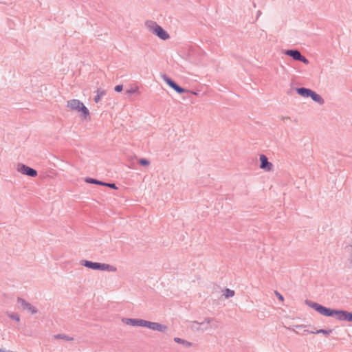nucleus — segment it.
<instances>
[{
	"mask_svg": "<svg viewBox=\"0 0 352 352\" xmlns=\"http://www.w3.org/2000/svg\"><path fill=\"white\" fill-rule=\"evenodd\" d=\"M123 89V86L122 85H116L114 88L115 91L121 92Z\"/></svg>",
	"mask_w": 352,
	"mask_h": 352,
	"instance_id": "nucleus-28",
	"label": "nucleus"
},
{
	"mask_svg": "<svg viewBox=\"0 0 352 352\" xmlns=\"http://www.w3.org/2000/svg\"><path fill=\"white\" fill-rule=\"evenodd\" d=\"M149 31L157 36L160 39L166 41L170 38L169 34L156 22L149 21L146 22Z\"/></svg>",
	"mask_w": 352,
	"mask_h": 352,
	"instance_id": "nucleus-3",
	"label": "nucleus"
},
{
	"mask_svg": "<svg viewBox=\"0 0 352 352\" xmlns=\"http://www.w3.org/2000/svg\"><path fill=\"white\" fill-rule=\"evenodd\" d=\"M302 327V326H300V325H297V326H296V328H300V327Z\"/></svg>",
	"mask_w": 352,
	"mask_h": 352,
	"instance_id": "nucleus-34",
	"label": "nucleus"
},
{
	"mask_svg": "<svg viewBox=\"0 0 352 352\" xmlns=\"http://www.w3.org/2000/svg\"><path fill=\"white\" fill-rule=\"evenodd\" d=\"M105 94L106 91L104 89H98L97 95L94 98L95 102L98 103L100 100L101 97L104 96Z\"/></svg>",
	"mask_w": 352,
	"mask_h": 352,
	"instance_id": "nucleus-19",
	"label": "nucleus"
},
{
	"mask_svg": "<svg viewBox=\"0 0 352 352\" xmlns=\"http://www.w3.org/2000/svg\"><path fill=\"white\" fill-rule=\"evenodd\" d=\"M123 321L128 325L133 327H140L142 319L140 318H124Z\"/></svg>",
	"mask_w": 352,
	"mask_h": 352,
	"instance_id": "nucleus-15",
	"label": "nucleus"
},
{
	"mask_svg": "<svg viewBox=\"0 0 352 352\" xmlns=\"http://www.w3.org/2000/svg\"><path fill=\"white\" fill-rule=\"evenodd\" d=\"M219 326V322L214 319V321L212 322V327L214 328H218Z\"/></svg>",
	"mask_w": 352,
	"mask_h": 352,
	"instance_id": "nucleus-31",
	"label": "nucleus"
},
{
	"mask_svg": "<svg viewBox=\"0 0 352 352\" xmlns=\"http://www.w3.org/2000/svg\"><path fill=\"white\" fill-rule=\"evenodd\" d=\"M67 107L71 110H76L78 112H81L85 118L89 116V109L79 100L72 99L68 100L67 102Z\"/></svg>",
	"mask_w": 352,
	"mask_h": 352,
	"instance_id": "nucleus-4",
	"label": "nucleus"
},
{
	"mask_svg": "<svg viewBox=\"0 0 352 352\" xmlns=\"http://www.w3.org/2000/svg\"><path fill=\"white\" fill-rule=\"evenodd\" d=\"M261 11L258 12V14H261Z\"/></svg>",
	"mask_w": 352,
	"mask_h": 352,
	"instance_id": "nucleus-36",
	"label": "nucleus"
},
{
	"mask_svg": "<svg viewBox=\"0 0 352 352\" xmlns=\"http://www.w3.org/2000/svg\"><path fill=\"white\" fill-rule=\"evenodd\" d=\"M138 163L143 166H146L150 164L149 160L146 158H141L139 160Z\"/></svg>",
	"mask_w": 352,
	"mask_h": 352,
	"instance_id": "nucleus-24",
	"label": "nucleus"
},
{
	"mask_svg": "<svg viewBox=\"0 0 352 352\" xmlns=\"http://www.w3.org/2000/svg\"><path fill=\"white\" fill-rule=\"evenodd\" d=\"M204 322L199 323V322H198L197 321H193V322H192V328H195V329H199L198 326L199 324H204Z\"/></svg>",
	"mask_w": 352,
	"mask_h": 352,
	"instance_id": "nucleus-27",
	"label": "nucleus"
},
{
	"mask_svg": "<svg viewBox=\"0 0 352 352\" xmlns=\"http://www.w3.org/2000/svg\"><path fill=\"white\" fill-rule=\"evenodd\" d=\"M17 302L21 304L23 309L28 310L32 314H36L38 312V309L35 307L32 306L30 302H27L23 298L19 297L17 298Z\"/></svg>",
	"mask_w": 352,
	"mask_h": 352,
	"instance_id": "nucleus-8",
	"label": "nucleus"
},
{
	"mask_svg": "<svg viewBox=\"0 0 352 352\" xmlns=\"http://www.w3.org/2000/svg\"><path fill=\"white\" fill-rule=\"evenodd\" d=\"M346 248L348 249V251L350 252V261L352 263V244L349 246H347Z\"/></svg>",
	"mask_w": 352,
	"mask_h": 352,
	"instance_id": "nucleus-29",
	"label": "nucleus"
},
{
	"mask_svg": "<svg viewBox=\"0 0 352 352\" xmlns=\"http://www.w3.org/2000/svg\"><path fill=\"white\" fill-rule=\"evenodd\" d=\"M17 170L19 173L31 177H35L38 175L36 170L23 164H18Z\"/></svg>",
	"mask_w": 352,
	"mask_h": 352,
	"instance_id": "nucleus-6",
	"label": "nucleus"
},
{
	"mask_svg": "<svg viewBox=\"0 0 352 352\" xmlns=\"http://www.w3.org/2000/svg\"><path fill=\"white\" fill-rule=\"evenodd\" d=\"M81 264L83 266L94 270H101L113 272L117 271V268L116 267L107 263L92 262L90 261L85 260L81 261Z\"/></svg>",
	"mask_w": 352,
	"mask_h": 352,
	"instance_id": "nucleus-2",
	"label": "nucleus"
},
{
	"mask_svg": "<svg viewBox=\"0 0 352 352\" xmlns=\"http://www.w3.org/2000/svg\"><path fill=\"white\" fill-rule=\"evenodd\" d=\"M53 338L56 340H59V339H62V340H65L66 341H72L74 340V338L73 337H70L66 334H64V333H58V334H56V335H54L53 336Z\"/></svg>",
	"mask_w": 352,
	"mask_h": 352,
	"instance_id": "nucleus-17",
	"label": "nucleus"
},
{
	"mask_svg": "<svg viewBox=\"0 0 352 352\" xmlns=\"http://www.w3.org/2000/svg\"><path fill=\"white\" fill-rule=\"evenodd\" d=\"M174 341L177 343L182 344L186 347H190L192 345L191 342L179 338H175Z\"/></svg>",
	"mask_w": 352,
	"mask_h": 352,
	"instance_id": "nucleus-20",
	"label": "nucleus"
},
{
	"mask_svg": "<svg viewBox=\"0 0 352 352\" xmlns=\"http://www.w3.org/2000/svg\"><path fill=\"white\" fill-rule=\"evenodd\" d=\"M161 77L164 80V81L166 82V83L173 89H174L177 93L182 94L188 91L186 89L177 85L172 78L168 77L167 75L162 74Z\"/></svg>",
	"mask_w": 352,
	"mask_h": 352,
	"instance_id": "nucleus-5",
	"label": "nucleus"
},
{
	"mask_svg": "<svg viewBox=\"0 0 352 352\" xmlns=\"http://www.w3.org/2000/svg\"><path fill=\"white\" fill-rule=\"evenodd\" d=\"M152 322H151V321H148V320H144V319H142V321H141V326L140 327H146L148 329H150L151 327V324H152Z\"/></svg>",
	"mask_w": 352,
	"mask_h": 352,
	"instance_id": "nucleus-22",
	"label": "nucleus"
},
{
	"mask_svg": "<svg viewBox=\"0 0 352 352\" xmlns=\"http://www.w3.org/2000/svg\"><path fill=\"white\" fill-rule=\"evenodd\" d=\"M8 317L12 320H14L17 322L20 320V316L16 313H10L8 314Z\"/></svg>",
	"mask_w": 352,
	"mask_h": 352,
	"instance_id": "nucleus-23",
	"label": "nucleus"
},
{
	"mask_svg": "<svg viewBox=\"0 0 352 352\" xmlns=\"http://www.w3.org/2000/svg\"><path fill=\"white\" fill-rule=\"evenodd\" d=\"M296 91L298 94L304 98H309L312 91L311 89L306 87H297L296 88Z\"/></svg>",
	"mask_w": 352,
	"mask_h": 352,
	"instance_id": "nucleus-14",
	"label": "nucleus"
},
{
	"mask_svg": "<svg viewBox=\"0 0 352 352\" xmlns=\"http://www.w3.org/2000/svg\"><path fill=\"white\" fill-rule=\"evenodd\" d=\"M281 120H282L283 121H285V120H290V118H289V117H288V116H286V117L283 116V117L281 118Z\"/></svg>",
	"mask_w": 352,
	"mask_h": 352,
	"instance_id": "nucleus-33",
	"label": "nucleus"
},
{
	"mask_svg": "<svg viewBox=\"0 0 352 352\" xmlns=\"http://www.w3.org/2000/svg\"><path fill=\"white\" fill-rule=\"evenodd\" d=\"M0 351H1V352H6V351H5L4 350H3V349H0Z\"/></svg>",
	"mask_w": 352,
	"mask_h": 352,
	"instance_id": "nucleus-35",
	"label": "nucleus"
},
{
	"mask_svg": "<svg viewBox=\"0 0 352 352\" xmlns=\"http://www.w3.org/2000/svg\"><path fill=\"white\" fill-rule=\"evenodd\" d=\"M309 97L314 102L318 103L319 104H323L324 103V100L322 98V96L313 90Z\"/></svg>",
	"mask_w": 352,
	"mask_h": 352,
	"instance_id": "nucleus-16",
	"label": "nucleus"
},
{
	"mask_svg": "<svg viewBox=\"0 0 352 352\" xmlns=\"http://www.w3.org/2000/svg\"><path fill=\"white\" fill-rule=\"evenodd\" d=\"M298 61L303 63L304 64L308 65L309 63V60L303 55L301 54Z\"/></svg>",
	"mask_w": 352,
	"mask_h": 352,
	"instance_id": "nucleus-26",
	"label": "nucleus"
},
{
	"mask_svg": "<svg viewBox=\"0 0 352 352\" xmlns=\"http://www.w3.org/2000/svg\"><path fill=\"white\" fill-rule=\"evenodd\" d=\"M284 54L290 56L294 60H298L302 54L298 50L292 49L285 50L284 52Z\"/></svg>",
	"mask_w": 352,
	"mask_h": 352,
	"instance_id": "nucleus-11",
	"label": "nucleus"
},
{
	"mask_svg": "<svg viewBox=\"0 0 352 352\" xmlns=\"http://www.w3.org/2000/svg\"><path fill=\"white\" fill-rule=\"evenodd\" d=\"M338 320L340 321L352 322V312L340 309Z\"/></svg>",
	"mask_w": 352,
	"mask_h": 352,
	"instance_id": "nucleus-10",
	"label": "nucleus"
},
{
	"mask_svg": "<svg viewBox=\"0 0 352 352\" xmlns=\"http://www.w3.org/2000/svg\"><path fill=\"white\" fill-rule=\"evenodd\" d=\"M150 329L164 333L168 330V327L165 324L153 322Z\"/></svg>",
	"mask_w": 352,
	"mask_h": 352,
	"instance_id": "nucleus-12",
	"label": "nucleus"
},
{
	"mask_svg": "<svg viewBox=\"0 0 352 352\" xmlns=\"http://www.w3.org/2000/svg\"><path fill=\"white\" fill-rule=\"evenodd\" d=\"M214 321V318H206L205 320H204V322H207V323H211Z\"/></svg>",
	"mask_w": 352,
	"mask_h": 352,
	"instance_id": "nucleus-32",
	"label": "nucleus"
},
{
	"mask_svg": "<svg viewBox=\"0 0 352 352\" xmlns=\"http://www.w3.org/2000/svg\"><path fill=\"white\" fill-rule=\"evenodd\" d=\"M224 296L226 298L232 297L234 295V291L230 289L226 288L223 293Z\"/></svg>",
	"mask_w": 352,
	"mask_h": 352,
	"instance_id": "nucleus-21",
	"label": "nucleus"
},
{
	"mask_svg": "<svg viewBox=\"0 0 352 352\" xmlns=\"http://www.w3.org/2000/svg\"><path fill=\"white\" fill-rule=\"evenodd\" d=\"M85 181L87 183H88V184H97V185L103 186H107V187L111 188L112 189H117L118 188L114 183H107V182H102V181L94 179V178L87 177V178H85Z\"/></svg>",
	"mask_w": 352,
	"mask_h": 352,
	"instance_id": "nucleus-7",
	"label": "nucleus"
},
{
	"mask_svg": "<svg viewBox=\"0 0 352 352\" xmlns=\"http://www.w3.org/2000/svg\"><path fill=\"white\" fill-rule=\"evenodd\" d=\"M138 92V87H131V89L126 91V93L129 95H133L135 93Z\"/></svg>",
	"mask_w": 352,
	"mask_h": 352,
	"instance_id": "nucleus-25",
	"label": "nucleus"
},
{
	"mask_svg": "<svg viewBox=\"0 0 352 352\" xmlns=\"http://www.w3.org/2000/svg\"><path fill=\"white\" fill-rule=\"evenodd\" d=\"M332 331H333L332 329H323L317 330L316 331H309L308 330H305V331H308L310 333H314V334L322 333V334H324L325 336H329L332 332Z\"/></svg>",
	"mask_w": 352,
	"mask_h": 352,
	"instance_id": "nucleus-18",
	"label": "nucleus"
},
{
	"mask_svg": "<svg viewBox=\"0 0 352 352\" xmlns=\"http://www.w3.org/2000/svg\"><path fill=\"white\" fill-rule=\"evenodd\" d=\"M260 168L265 171H270L272 170L273 164L269 162L268 158L264 154L260 155Z\"/></svg>",
	"mask_w": 352,
	"mask_h": 352,
	"instance_id": "nucleus-9",
	"label": "nucleus"
},
{
	"mask_svg": "<svg viewBox=\"0 0 352 352\" xmlns=\"http://www.w3.org/2000/svg\"><path fill=\"white\" fill-rule=\"evenodd\" d=\"M275 294L280 300L283 301L284 298L279 292L275 291Z\"/></svg>",
	"mask_w": 352,
	"mask_h": 352,
	"instance_id": "nucleus-30",
	"label": "nucleus"
},
{
	"mask_svg": "<svg viewBox=\"0 0 352 352\" xmlns=\"http://www.w3.org/2000/svg\"><path fill=\"white\" fill-rule=\"evenodd\" d=\"M305 302L307 305L314 309L320 314L327 317H333L338 320L340 309L326 307L318 302H313L310 300H305Z\"/></svg>",
	"mask_w": 352,
	"mask_h": 352,
	"instance_id": "nucleus-1",
	"label": "nucleus"
},
{
	"mask_svg": "<svg viewBox=\"0 0 352 352\" xmlns=\"http://www.w3.org/2000/svg\"><path fill=\"white\" fill-rule=\"evenodd\" d=\"M150 329L164 333L168 330V327L165 324L153 322Z\"/></svg>",
	"mask_w": 352,
	"mask_h": 352,
	"instance_id": "nucleus-13",
	"label": "nucleus"
}]
</instances>
